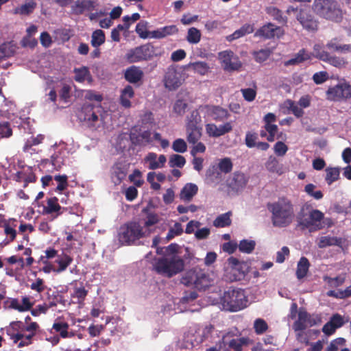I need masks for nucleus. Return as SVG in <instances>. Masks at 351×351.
I'll return each mask as SVG.
<instances>
[{
  "label": "nucleus",
  "mask_w": 351,
  "mask_h": 351,
  "mask_svg": "<svg viewBox=\"0 0 351 351\" xmlns=\"http://www.w3.org/2000/svg\"><path fill=\"white\" fill-rule=\"evenodd\" d=\"M31 317L27 315L25 318L27 325L21 321H14L5 327L7 335L19 348L27 346L32 343V338L36 335L39 329L38 323L30 322Z\"/></svg>",
  "instance_id": "nucleus-1"
},
{
  "label": "nucleus",
  "mask_w": 351,
  "mask_h": 351,
  "mask_svg": "<svg viewBox=\"0 0 351 351\" xmlns=\"http://www.w3.org/2000/svg\"><path fill=\"white\" fill-rule=\"evenodd\" d=\"M268 210L271 213V222L274 226L285 228L293 221L295 213L294 206L291 201L285 197L267 204Z\"/></svg>",
  "instance_id": "nucleus-2"
},
{
  "label": "nucleus",
  "mask_w": 351,
  "mask_h": 351,
  "mask_svg": "<svg viewBox=\"0 0 351 351\" xmlns=\"http://www.w3.org/2000/svg\"><path fill=\"white\" fill-rule=\"evenodd\" d=\"M150 234L148 230H144L143 227L136 221H128L120 226L117 239L123 245H132L136 242Z\"/></svg>",
  "instance_id": "nucleus-3"
},
{
  "label": "nucleus",
  "mask_w": 351,
  "mask_h": 351,
  "mask_svg": "<svg viewBox=\"0 0 351 351\" xmlns=\"http://www.w3.org/2000/svg\"><path fill=\"white\" fill-rule=\"evenodd\" d=\"M248 299L245 291L240 288H229L223 293L221 304L225 309L237 312L247 306Z\"/></svg>",
  "instance_id": "nucleus-4"
},
{
  "label": "nucleus",
  "mask_w": 351,
  "mask_h": 351,
  "mask_svg": "<svg viewBox=\"0 0 351 351\" xmlns=\"http://www.w3.org/2000/svg\"><path fill=\"white\" fill-rule=\"evenodd\" d=\"M312 9L320 17L332 21H340L342 11L335 0H315Z\"/></svg>",
  "instance_id": "nucleus-5"
},
{
  "label": "nucleus",
  "mask_w": 351,
  "mask_h": 351,
  "mask_svg": "<svg viewBox=\"0 0 351 351\" xmlns=\"http://www.w3.org/2000/svg\"><path fill=\"white\" fill-rule=\"evenodd\" d=\"M153 267L157 274L170 278L183 270L184 263L180 257L173 256L155 259Z\"/></svg>",
  "instance_id": "nucleus-6"
},
{
  "label": "nucleus",
  "mask_w": 351,
  "mask_h": 351,
  "mask_svg": "<svg viewBox=\"0 0 351 351\" xmlns=\"http://www.w3.org/2000/svg\"><path fill=\"white\" fill-rule=\"evenodd\" d=\"M181 282L186 287H191L199 291L205 290L211 285L209 275L198 267L186 271L181 278Z\"/></svg>",
  "instance_id": "nucleus-7"
},
{
  "label": "nucleus",
  "mask_w": 351,
  "mask_h": 351,
  "mask_svg": "<svg viewBox=\"0 0 351 351\" xmlns=\"http://www.w3.org/2000/svg\"><path fill=\"white\" fill-rule=\"evenodd\" d=\"M154 55V47L151 43H147L130 49L125 58L129 62L134 63L150 60Z\"/></svg>",
  "instance_id": "nucleus-8"
},
{
  "label": "nucleus",
  "mask_w": 351,
  "mask_h": 351,
  "mask_svg": "<svg viewBox=\"0 0 351 351\" xmlns=\"http://www.w3.org/2000/svg\"><path fill=\"white\" fill-rule=\"evenodd\" d=\"M99 112L98 107H95L93 104H84L82 107L79 119L81 121L84 122L85 125L90 130L95 131L99 127Z\"/></svg>",
  "instance_id": "nucleus-9"
},
{
  "label": "nucleus",
  "mask_w": 351,
  "mask_h": 351,
  "mask_svg": "<svg viewBox=\"0 0 351 351\" xmlns=\"http://www.w3.org/2000/svg\"><path fill=\"white\" fill-rule=\"evenodd\" d=\"M326 99L332 101H346L351 98V85L348 83L340 82L329 87L326 93Z\"/></svg>",
  "instance_id": "nucleus-10"
},
{
  "label": "nucleus",
  "mask_w": 351,
  "mask_h": 351,
  "mask_svg": "<svg viewBox=\"0 0 351 351\" xmlns=\"http://www.w3.org/2000/svg\"><path fill=\"white\" fill-rule=\"evenodd\" d=\"M324 213L317 209H313L309 212L307 217L300 219L299 224L303 228H308L311 231L318 230L323 228L322 221L324 219Z\"/></svg>",
  "instance_id": "nucleus-11"
},
{
  "label": "nucleus",
  "mask_w": 351,
  "mask_h": 351,
  "mask_svg": "<svg viewBox=\"0 0 351 351\" xmlns=\"http://www.w3.org/2000/svg\"><path fill=\"white\" fill-rule=\"evenodd\" d=\"M296 19L303 29L308 32H315L318 29V19L308 10L300 9Z\"/></svg>",
  "instance_id": "nucleus-12"
},
{
  "label": "nucleus",
  "mask_w": 351,
  "mask_h": 351,
  "mask_svg": "<svg viewBox=\"0 0 351 351\" xmlns=\"http://www.w3.org/2000/svg\"><path fill=\"white\" fill-rule=\"evenodd\" d=\"M228 265L230 266V280L231 281H239L243 280L246 274L248 272L249 267L247 264L243 261H239L237 258L233 256L228 259Z\"/></svg>",
  "instance_id": "nucleus-13"
},
{
  "label": "nucleus",
  "mask_w": 351,
  "mask_h": 351,
  "mask_svg": "<svg viewBox=\"0 0 351 351\" xmlns=\"http://www.w3.org/2000/svg\"><path fill=\"white\" fill-rule=\"evenodd\" d=\"M221 66L226 71H239L242 66L238 56L230 50H226L219 53Z\"/></svg>",
  "instance_id": "nucleus-14"
},
{
  "label": "nucleus",
  "mask_w": 351,
  "mask_h": 351,
  "mask_svg": "<svg viewBox=\"0 0 351 351\" xmlns=\"http://www.w3.org/2000/svg\"><path fill=\"white\" fill-rule=\"evenodd\" d=\"M283 34V30L280 27L276 26L271 23H268L257 29L254 34V36L260 37L263 39H271L275 36L280 38Z\"/></svg>",
  "instance_id": "nucleus-15"
},
{
  "label": "nucleus",
  "mask_w": 351,
  "mask_h": 351,
  "mask_svg": "<svg viewBox=\"0 0 351 351\" xmlns=\"http://www.w3.org/2000/svg\"><path fill=\"white\" fill-rule=\"evenodd\" d=\"M98 5V0H77L72 5L71 10L75 15H82L85 12H91L96 10Z\"/></svg>",
  "instance_id": "nucleus-16"
},
{
  "label": "nucleus",
  "mask_w": 351,
  "mask_h": 351,
  "mask_svg": "<svg viewBox=\"0 0 351 351\" xmlns=\"http://www.w3.org/2000/svg\"><path fill=\"white\" fill-rule=\"evenodd\" d=\"M204 108L207 115L217 122H223L230 116L228 110L220 106L206 105Z\"/></svg>",
  "instance_id": "nucleus-17"
},
{
  "label": "nucleus",
  "mask_w": 351,
  "mask_h": 351,
  "mask_svg": "<svg viewBox=\"0 0 351 351\" xmlns=\"http://www.w3.org/2000/svg\"><path fill=\"white\" fill-rule=\"evenodd\" d=\"M343 324V317L340 314L335 313L332 315L330 320L324 325L322 332L326 336H330L335 332L337 328H341Z\"/></svg>",
  "instance_id": "nucleus-18"
},
{
  "label": "nucleus",
  "mask_w": 351,
  "mask_h": 351,
  "mask_svg": "<svg viewBox=\"0 0 351 351\" xmlns=\"http://www.w3.org/2000/svg\"><path fill=\"white\" fill-rule=\"evenodd\" d=\"M143 76L142 69L134 65L129 66L124 71V78L130 84H136L141 82Z\"/></svg>",
  "instance_id": "nucleus-19"
},
{
  "label": "nucleus",
  "mask_w": 351,
  "mask_h": 351,
  "mask_svg": "<svg viewBox=\"0 0 351 351\" xmlns=\"http://www.w3.org/2000/svg\"><path fill=\"white\" fill-rule=\"evenodd\" d=\"M165 85L169 90H176L181 85L179 73L174 69H169L165 75Z\"/></svg>",
  "instance_id": "nucleus-20"
},
{
  "label": "nucleus",
  "mask_w": 351,
  "mask_h": 351,
  "mask_svg": "<svg viewBox=\"0 0 351 351\" xmlns=\"http://www.w3.org/2000/svg\"><path fill=\"white\" fill-rule=\"evenodd\" d=\"M248 182V178L245 173L240 171H235L228 185L234 191H239L244 189Z\"/></svg>",
  "instance_id": "nucleus-21"
},
{
  "label": "nucleus",
  "mask_w": 351,
  "mask_h": 351,
  "mask_svg": "<svg viewBox=\"0 0 351 351\" xmlns=\"http://www.w3.org/2000/svg\"><path fill=\"white\" fill-rule=\"evenodd\" d=\"M17 225L18 221L14 218L8 219L3 224L4 234L6 235V243H11L16 239L17 234L16 228Z\"/></svg>",
  "instance_id": "nucleus-22"
},
{
  "label": "nucleus",
  "mask_w": 351,
  "mask_h": 351,
  "mask_svg": "<svg viewBox=\"0 0 351 351\" xmlns=\"http://www.w3.org/2000/svg\"><path fill=\"white\" fill-rule=\"evenodd\" d=\"M128 172V166L123 162H117L112 167V178L115 180V184H119L125 178Z\"/></svg>",
  "instance_id": "nucleus-23"
},
{
  "label": "nucleus",
  "mask_w": 351,
  "mask_h": 351,
  "mask_svg": "<svg viewBox=\"0 0 351 351\" xmlns=\"http://www.w3.org/2000/svg\"><path fill=\"white\" fill-rule=\"evenodd\" d=\"M145 161L149 163V169L151 170L162 168L165 166L167 158L165 155H158L154 152H149L145 158Z\"/></svg>",
  "instance_id": "nucleus-24"
},
{
  "label": "nucleus",
  "mask_w": 351,
  "mask_h": 351,
  "mask_svg": "<svg viewBox=\"0 0 351 351\" xmlns=\"http://www.w3.org/2000/svg\"><path fill=\"white\" fill-rule=\"evenodd\" d=\"M178 32V28L175 25H167L156 30L150 32V37L157 39L163 38L167 36L176 34Z\"/></svg>",
  "instance_id": "nucleus-25"
},
{
  "label": "nucleus",
  "mask_w": 351,
  "mask_h": 351,
  "mask_svg": "<svg viewBox=\"0 0 351 351\" xmlns=\"http://www.w3.org/2000/svg\"><path fill=\"white\" fill-rule=\"evenodd\" d=\"M310 317V314L304 308H300L298 311V319L294 322L293 324V329L294 331L304 330L307 327L308 318Z\"/></svg>",
  "instance_id": "nucleus-26"
},
{
  "label": "nucleus",
  "mask_w": 351,
  "mask_h": 351,
  "mask_svg": "<svg viewBox=\"0 0 351 351\" xmlns=\"http://www.w3.org/2000/svg\"><path fill=\"white\" fill-rule=\"evenodd\" d=\"M69 325L67 322L62 321L60 319H57L53 324L52 328L58 333L62 338H71L74 337V332H69L68 329Z\"/></svg>",
  "instance_id": "nucleus-27"
},
{
  "label": "nucleus",
  "mask_w": 351,
  "mask_h": 351,
  "mask_svg": "<svg viewBox=\"0 0 351 351\" xmlns=\"http://www.w3.org/2000/svg\"><path fill=\"white\" fill-rule=\"evenodd\" d=\"M198 187L195 184L187 183L182 189L180 197L185 202H189L192 200L193 197L197 193Z\"/></svg>",
  "instance_id": "nucleus-28"
},
{
  "label": "nucleus",
  "mask_w": 351,
  "mask_h": 351,
  "mask_svg": "<svg viewBox=\"0 0 351 351\" xmlns=\"http://www.w3.org/2000/svg\"><path fill=\"white\" fill-rule=\"evenodd\" d=\"M134 96V91L132 86L127 85L123 90L121 91L120 95V104L122 106L125 108H130L131 102L130 99L133 98Z\"/></svg>",
  "instance_id": "nucleus-29"
},
{
  "label": "nucleus",
  "mask_w": 351,
  "mask_h": 351,
  "mask_svg": "<svg viewBox=\"0 0 351 351\" xmlns=\"http://www.w3.org/2000/svg\"><path fill=\"white\" fill-rule=\"evenodd\" d=\"M342 239L340 237L324 236L321 237L317 241L319 248H325L328 246H341Z\"/></svg>",
  "instance_id": "nucleus-30"
},
{
  "label": "nucleus",
  "mask_w": 351,
  "mask_h": 351,
  "mask_svg": "<svg viewBox=\"0 0 351 351\" xmlns=\"http://www.w3.org/2000/svg\"><path fill=\"white\" fill-rule=\"evenodd\" d=\"M186 132L187 141L195 145L202 135V127H186Z\"/></svg>",
  "instance_id": "nucleus-31"
},
{
  "label": "nucleus",
  "mask_w": 351,
  "mask_h": 351,
  "mask_svg": "<svg viewBox=\"0 0 351 351\" xmlns=\"http://www.w3.org/2000/svg\"><path fill=\"white\" fill-rule=\"evenodd\" d=\"M148 208H144L142 210L143 213L147 214L146 219L144 221L143 228L144 230H148L150 232V234L152 232V230H151L150 227L157 224L159 222V217L155 213H149Z\"/></svg>",
  "instance_id": "nucleus-32"
},
{
  "label": "nucleus",
  "mask_w": 351,
  "mask_h": 351,
  "mask_svg": "<svg viewBox=\"0 0 351 351\" xmlns=\"http://www.w3.org/2000/svg\"><path fill=\"white\" fill-rule=\"evenodd\" d=\"M310 263L307 258L302 256L300 258V261L298 263L297 265V269H296V277L298 280H301L304 278L309 269L310 267Z\"/></svg>",
  "instance_id": "nucleus-33"
},
{
  "label": "nucleus",
  "mask_w": 351,
  "mask_h": 351,
  "mask_svg": "<svg viewBox=\"0 0 351 351\" xmlns=\"http://www.w3.org/2000/svg\"><path fill=\"white\" fill-rule=\"evenodd\" d=\"M276 121V116L272 112H268L263 117L264 129L267 133L277 132L278 128L274 123Z\"/></svg>",
  "instance_id": "nucleus-34"
},
{
  "label": "nucleus",
  "mask_w": 351,
  "mask_h": 351,
  "mask_svg": "<svg viewBox=\"0 0 351 351\" xmlns=\"http://www.w3.org/2000/svg\"><path fill=\"white\" fill-rule=\"evenodd\" d=\"M311 55L304 49H300L293 58L285 62V66L295 65L311 59Z\"/></svg>",
  "instance_id": "nucleus-35"
},
{
  "label": "nucleus",
  "mask_w": 351,
  "mask_h": 351,
  "mask_svg": "<svg viewBox=\"0 0 351 351\" xmlns=\"http://www.w3.org/2000/svg\"><path fill=\"white\" fill-rule=\"evenodd\" d=\"M73 73H75L74 80L77 82L82 83L86 80H88L89 82L92 81L90 71L86 66H83L80 68H75Z\"/></svg>",
  "instance_id": "nucleus-36"
},
{
  "label": "nucleus",
  "mask_w": 351,
  "mask_h": 351,
  "mask_svg": "<svg viewBox=\"0 0 351 351\" xmlns=\"http://www.w3.org/2000/svg\"><path fill=\"white\" fill-rule=\"evenodd\" d=\"M232 213L228 211L226 213L219 215L213 221V226L216 228H224L230 226L232 223L231 216Z\"/></svg>",
  "instance_id": "nucleus-37"
},
{
  "label": "nucleus",
  "mask_w": 351,
  "mask_h": 351,
  "mask_svg": "<svg viewBox=\"0 0 351 351\" xmlns=\"http://www.w3.org/2000/svg\"><path fill=\"white\" fill-rule=\"evenodd\" d=\"M60 209L61 206L58 204V198L56 197H51L47 199V206L43 208V213L52 214L56 213L57 215H59Z\"/></svg>",
  "instance_id": "nucleus-38"
},
{
  "label": "nucleus",
  "mask_w": 351,
  "mask_h": 351,
  "mask_svg": "<svg viewBox=\"0 0 351 351\" xmlns=\"http://www.w3.org/2000/svg\"><path fill=\"white\" fill-rule=\"evenodd\" d=\"M73 262V258L66 254H62L58 256L56 263L58 264V267L56 268L55 272L61 273L66 269V268Z\"/></svg>",
  "instance_id": "nucleus-39"
},
{
  "label": "nucleus",
  "mask_w": 351,
  "mask_h": 351,
  "mask_svg": "<svg viewBox=\"0 0 351 351\" xmlns=\"http://www.w3.org/2000/svg\"><path fill=\"white\" fill-rule=\"evenodd\" d=\"M186 127H202V117L197 110H193L187 116Z\"/></svg>",
  "instance_id": "nucleus-40"
},
{
  "label": "nucleus",
  "mask_w": 351,
  "mask_h": 351,
  "mask_svg": "<svg viewBox=\"0 0 351 351\" xmlns=\"http://www.w3.org/2000/svg\"><path fill=\"white\" fill-rule=\"evenodd\" d=\"M36 6V3L33 1H30L29 2H26L25 4H23L19 7L16 8L14 10V13L15 14L20 15H29L34 12Z\"/></svg>",
  "instance_id": "nucleus-41"
},
{
  "label": "nucleus",
  "mask_w": 351,
  "mask_h": 351,
  "mask_svg": "<svg viewBox=\"0 0 351 351\" xmlns=\"http://www.w3.org/2000/svg\"><path fill=\"white\" fill-rule=\"evenodd\" d=\"M15 47L11 43H4L0 45V61L14 56Z\"/></svg>",
  "instance_id": "nucleus-42"
},
{
  "label": "nucleus",
  "mask_w": 351,
  "mask_h": 351,
  "mask_svg": "<svg viewBox=\"0 0 351 351\" xmlns=\"http://www.w3.org/2000/svg\"><path fill=\"white\" fill-rule=\"evenodd\" d=\"M267 169L272 173H276L279 175L283 173L282 165L274 157H270L266 163Z\"/></svg>",
  "instance_id": "nucleus-43"
},
{
  "label": "nucleus",
  "mask_w": 351,
  "mask_h": 351,
  "mask_svg": "<svg viewBox=\"0 0 351 351\" xmlns=\"http://www.w3.org/2000/svg\"><path fill=\"white\" fill-rule=\"evenodd\" d=\"M105 42V34L101 29L94 31L91 36V45L94 47H99Z\"/></svg>",
  "instance_id": "nucleus-44"
},
{
  "label": "nucleus",
  "mask_w": 351,
  "mask_h": 351,
  "mask_svg": "<svg viewBox=\"0 0 351 351\" xmlns=\"http://www.w3.org/2000/svg\"><path fill=\"white\" fill-rule=\"evenodd\" d=\"M272 53V51L269 49H262L257 51H254L252 55L256 62L262 63L266 61Z\"/></svg>",
  "instance_id": "nucleus-45"
},
{
  "label": "nucleus",
  "mask_w": 351,
  "mask_h": 351,
  "mask_svg": "<svg viewBox=\"0 0 351 351\" xmlns=\"http://www.w3.org/2000/svg\"><path fill=\"white\" fill-rule=\"evenodd\" d=\"M267 13L274 17V19L280 23H286L287 18L283 16L282 12L276 7H269L267 8Z\"/></svg>",
  "instance_id": "nucleus-46"
},
{
  "label": "nucleus",
  "mask_w": 351,
  "mask_h": 351,
  "mask_svg": "<svg viewBox=\"0 0 351 351\" xmlns=\"http://www.w3.org/2000/svg\"><path fill=\"white\" fill-rule=\"evenodd\" d=\"M201 32L195 27H191L188 30L186 40L191 44H197L200 41Z\"/></svg>",
  "instance_id": "nucleus-47"
},
{
  "label": "nucleus",
  "mask_w": 351,
  "mask_h": 351,
  "mask_svg": "<svg viewBox=\"0 0 351 351\" xmlns=\"http://www.w3.org/2000/svg\"><path fill=\"white\" fill-rule=\"evenodd\" d=\"M325 62L338 68L345 67L348 64L347 61L343 58L332 56L330 53H328V59H326Z\"/></svg>",
  "instance_id": "nucleus-48"
},
{
  "label": "nucleus",
  "mask_w": 351,
  "mask_h": 351,
  "mask_svg": "<svg viewBox=\"0 0 351 351\" xmlns=\"http://www.w3.org/2000/svg\"><path fill=\"white\" fill-rule=\"evenodd\" d=\"M256 243L252 240L243 239L240 241L239 249L241 252L250 254L254 250Z\"/></svg>",
  "instance_id": "nucleus-49"
},
{
  "label": "nucleus",
  "mask_w": 351,
  "mask_h": 351,
  "mask_svg": "<svg viewBox=\"0 0 351 351\" xmlns=\"http://www.w3.org/2000/svg\"><path fill=\"white\" fill-rule=\"evenodd\" d=\"M326 173V181L329 185L337 180L339 178V170L338 168H327Z\"/></svg>",
  "instance_id": "nucleus-50"
},
{
  "label": "nucleus",
  "mask_w": 351,
  "mask_h": 351,
  "mask_svg": "<svg viewBox=\"0 0 351 351\" xmlns=\"http://www.w3.org/2000/svg\"><path fill=\"white\" fill-rule=\"evenodd\" d=\"M218 168L221 172L228 173L232 171L233 164L230 158H223L221 159L218 163Z\"/></svg>",
  "instance_id": "nucleus-51"
},
{
  "label": "nucleus",
  "mask_w": 351,
  "mask_h": 351,
  "mask_svg": "<svg viewBox=\"0 0 351 351\" xmlns=\"http://www.w3.org/2000/svg\"><path fill=\"white\" fill-rule=\"evenodd\" d=\"M186 163L185 158L179 154H172L169 160V165L171 167L182 168Z\"/></svg>",
  "instance_id": "nucleus-52"
},
{
  "label": "nucleus",
  "mask_w": 351,
  "mask_h": 351,
  "mask_svg": "<svg viewBox=\"0 0 351 351\" xmlns=\"http://www.w3.org/2000/svg\"><path fill=\"white\" fill-rule=\"evenodd\" d=\"M147 21H141L136 26V32L141 38L145 39L150 37V32L147 31Z\"/></svg>",
  "instance_id": "nucleus-53"
},
{
  "label": "nucleus",
  "mask_w": 351,
  "mask_h": 351,
  "mask_svg": "<svg viewBox=\"0 0 351 351\" xmlns=\"http://www.w3.org/2000/svg\"><path fill=\"white\" fill-rule=\"evenodd\" d=\"M328 52L325 51L322 45L319 44H315L313 47V56L324 62L326 61V59H328Z\"/></svg>",
  "instance_id": "nucleus-54"
},
{
  "label": "nucleus",
  "mask_w": 351,
  "mask_h": 351,
  "mask_svg": "<svg viewBox=\"0 0 351 351\" xmlns=\"http://www.w3.org/2000/svg\"><path fill=\"white\" fill-rule=\"evenodd\" d=\"M191 65L194 71L199 73L201 75H204L206 73H207L210 69L209 66L206 62L202 61L191 63Z\"/></svg>",
  "instance_id": "nucleus-55"
},
{
  "label": "nucleus",
  "mask_w": 351,
  "mask_h": 351,
  "mask_svg": "<svg viewBox=\"0 0 351 351\" xmlns=\"http://www.w3.org/2000/svg\"><path fill=\"white\" fill-rule=\"evenodd\" d=\"M316 186L313 184H308L304 187V191L315 199H321L324 195L321 191H315Z\"/></svg>",
  "instance_id": "nucleus-56"
},
{
  "label": "nucleus",
  "mask_w": 351,
  "mask_h": 351,
  "mask_svg": "<svg viewBox=\"0 0 351 351\" xmlns=\"http://www.w3.org/2000/svg\"><path fill=\"white\" fill-rule=\"evenodd\" d=\"M254 328L257 335H261L267 330L268 325L263 319L258 318L254 321Z\"/></svg>",
  "instance_id": "nucleus-57"
},
{
  "label": "nucleus",
  "mask_w": 351,
  "mask_h": 351,
  "mask_svg": "<svg viewBox=\"0 0 351 351\" xmlns=\"http://www.w3.org/2000/svg\"><path fill=\"white\" fill-rule=\"evenodd\" d=\"M182 232L183 229L182 224L180 223L176 222L174 223L173 226L169 230L166 239L167 241H170L176 236L180 235Z\"/></svg>",
  "instance_id": "nucleus-58"
},
{
  "label": "nucleus",
  "mask_w": 351,
  "mask_h": 351,
  "mask_svg": "<svg viewBox=\"0 0 351 351\" xmlns=\"http://www.w3.org/2000/svg\"><path fill=\"white\" fill-rule=\"evenodd\" d=\"M43 139H44V137L43 135H38L36 137H34V136L30 137L29 138H28L26 141V142L23 146V151L24 152L29 151L32 146L37 145L40 144L43 141Z\"/></svg>",
  "instance_id": "nucleus-59"
},
{
  "label": "nucleus",
  "mask_w": 351,
  "mask_h": 351,
  "mask_svg": "<svg viewBox=\"0 0 351 351\" xmlns=\"http://www.w3.org/2000/svg\"><path fill=\"white\" fill-rule=\"evenodd\" d=\"M188 104L184 100L178 99L173 105V111L176 114L182 116L185 113Z\"/></svg>",
  "instance_id": "nucleus-60"
},
{
  "label": "nucleus",
  "mask_w": 351,
  "mask_h": 351,
  "mask_svg": "<svg viewBox=\"0 0 351 351\" xmlns=\"http://www.w3.org/2000/svg\"><path fill=\"white\" fill-rule=\"evenodd\" d=\"M172 149L178 153H184L187 150L186 143L182 138H177L172 143Z\"/></svg>",
  "instance_id": "nucleus-61"
},
{
  "label": "nucleus",
  "mask_w": 351,
  "mask_h": 351,
  "mask_svg": "<svg viewBox=\"0 0 351 351\" xmlns=\"http://www.w3.org/2000/svg\"><path fill=\"white\" fill-rule=\"evenodd\" d=\"M12 135V130L8 122L0 123V140L4 138H9Z\"/></svg>",
  "instance_id": "nucleus-62"
},
{
  "label": "nucleus",
  "mask_w": 351,
  "mask_h": 351,
  "mask_svg": "<svg viewBox=\"0 0 351 351\" xmlns=\"http://www.w3.org/2000/svg\"><path fill=\"white\" fill-rule=\"evenodd\" d=\"M71 87L66 84H63L62 88L59 91V96L61 100L68 102L71 97Z\"/></svg>",
  "instance_id": "nucleus-63"
},
{
  "label": "nucleus",
  "mask_w": 351,
  "mask_h": 351,
  "mask_svg": "<svg viewBox=\"0 0 351 351\" xmlns=\"http://www.w3.org/2000/svg\"><path fill=\"white\" fill-rule=\"evenodd\" d=\"M258 134L255 132H247L245 135V143L247 147L252 148L256 145Z\"/></svg>",
  "instance_id": "nucleus-64"
}]
</instances>
